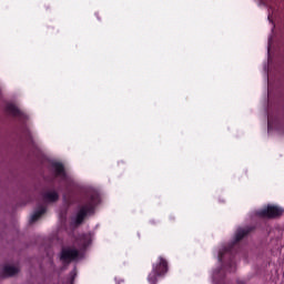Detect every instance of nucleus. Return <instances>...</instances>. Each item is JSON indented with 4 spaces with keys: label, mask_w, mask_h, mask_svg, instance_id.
I'll use <instances>...</instances> for the list:
<instances>
[{
    "label": "nucleus",
    "mask_w": 284,
    "mask_h": 284,
    "mask_svg": "<svg viewBox=\"0 0 284 284\" xmlns=\"http://www.w3.org/2000/svg\"><path fill=\"white\" fill-rule=\"evenodd\" d=\"M283 130V119L280 115L268 116V134L272 132H281Z\"/></svg>",
    "instance_id": "5"
},
{
    "label": "nucleus",
    "mask_w": 284,
    "mask_h": 284,
    "mask_svg": "<svg viewBox=\"0 0 284 284\" xmlns=\"http://www.w3.org/2000/svg\"><path fill=\"white\" fill-rule=\"evenodd\" d=\"M97 203H99V193L97 191H91L88 195L85 205H83L75 217L72 219V223H74V225H80V223H83V219L94 212V205H97Z\"/></svg>",
    "instance_id": "1"
},
{
    "label": "nucleus",
    "mask_w": 284,
    "mask_h": 284,
    "mask_svg": "<svg viewBox=\"0 0 284 284\" xmlns=\"http://www.w3.org/2000/svg\"><path fill=\"white\" fill-rule=\"evenodd\" d=\"M51 170L58 179H61V181H70V175L65 173V169L60 162L53 161L51 163Z\"/></svg>",
    "instance_id": "6"
},
{
    "label": "nucleus",
    "mask_w": 284,
    "mask_h": 284,
    "mask_svg": "<svg viewBox=\"0 0 284 284\" xmlns=\"http://www.w3.org/2000/svg\"><path fill=\"white\" fill-rule=\"evenodd\" d=\"M45 214V207L43 205L39 206L38 210L31 215L30 223H34L36 221H39L41 216Z\"/></svg>",
    "instance_id": "11"
},
{
    "label": "nucleus",
    "mask_w": 284,
    "mask_h": 284,
    "mask_svg": "<svg viewBox=\"0 0 284 284\" xmlns=\"http://www.w3.org/2000/svg\"><path fill=\"white\" fill-rule=\"evenodd\" d=\"M80 258H83V254L79 253L74 247H63L60 261L62 263H71V261H80Z\"/></svg>",
    "instance_id": "3"
},
{
    "label": "nucleus",
    "mask_w": 284,
    "mask_h": 284,
    "mask_svg": "<svg viewBox=\"0 0 284 284\" xmlns=\"http://www.w3.org/2000/svg\"><path fill=\"white\" fill-rule=\"evenodd\" d=\"M270 0H256L257 6H267Z\"/></svg>",
    "instance_id": "15"
},
{
    "label": "nucleus",
    "mask_w": 284,
    "mask_h": 284,
    "mask_svg": "<svg viewBox=\"0 0 284 284\" xmlns=\"http://www.w3.org/2000/svg\"><path fill=\"white\" fill-rule=\"evenodd\" d=\"M281 19V9L276 4H271L268 9V21L274 26Z\"/></svg>",
    "instance_id": "7"
},
{
    "label": "nucleus",
    "mask_w": 284,
    "mask_h": 284,
    "mask_svg": "<svg viewBox=\"0 0 284 284\" xmlns=\"http://www.w3.org/2000/svg\"><path fill=\"white\" fill-rule=\"evenodd\" d=\"M60 219H63V213L60 214Z\"/></svg>",
    "instance_id": "18"
},
{
    "label": "nucleus",
    "mask_w": 284,
    "mask_h": 284,
    "mask_svg": "<svg viewBox=\"0 0 284 284\" xmlns=\"http://www.w3.org/2000/svg\"><path fill=\"white\" fill-rule=\"evenodd\" d=\"M58 200H59V194L53 190L45 191L42 194L43 203H54V201H58Z\"/></svg>",
    "instance_id": "8"
},
{
    "label": "nucleus",
    "mask_w": 284,
    "mask_h": 284,
    "mask_svg": "<svg viewBox=\"0 0 284 284\" xmlns=\"http://www.w3.org/2000/svg\"><path fill=\"white\" fill-rule=\"evenodd\" d=\"M90 243H92V234L82 235L77 240V245H79L82 250H85Z\"/></svg>",
    "instance_id": "9"
},
{
    "label": "nucleus",
    "mask_w": 284,
    "mask_h": 284,
    "mask_svg": "<svg viewBox=\"0 0 284 284\" xmlns=\"http://www.w3.org/2000/svg\"><path fill=\"white\" fill-rule=\"evenodd\" d=\"M256 214L261 219H276V216H281V214H283V210L276 205H267L257 211Z\"/></svg>",
    "instance_id": "4"
},
{
    "label": "nucleus",
    "mask_w": 284,
    "mask_h": 284,
    "mask_svg": "<svg viewBox=\"0 0 284 284\" xmlns=\"http://www.w3.org/2000/svg\"><path fill=\"white\" fill-rule=\"evenodd\" d=\"M213 276H214V278H216V273H214V275H213Z\"/></svg>",
    "instance_id": "19"
},
{
    "label": "nucleus",
    "mask_w": 284,
    "mask_h": 284,
    "mask_svg": "<svg viewBox=\"0 0 284 284\" xmlns=\"http://www.w3.org/2000/svg\"><path fill=\"white\" fill-rule=\"evenodd\" d=\"M7 112L9 114H12V116H21V114H23V113H21V110H19V108H17V105H14V104H8Z\"/></svg>",
    "instance_id": "12"
},
{
    "label": "nucleus",
    "mask_w": 284,
    "mask_h": 284,
    "mask_svg": "<svg viewBox=\"0 0 284 284\" xmlns=\"http://www.w3.org/2000/svg\"><path fill=\"white\" fill-rule=\"evenodd\" d=\"M3 276H14V274H19V266L7 264L2 268Z\"/></svg>",
    "instance_id": "10"
},
{
    "label": "nucleus",
    "mask_w": 284,
    "mask_h": 284,
    "mask_svg": "<svg viewBox=\"0 0 284 284\" xmlns=\"http://www.w3.org/2000/svg\"><path fill=\"white\" fill-rule=\"evenodd\" d=\"M250 233V229L245 227V229H239L235 233V241L239 242L241 241V239H243V236H245L246 234Z\"/></svg>",
    "instance_id": "13"
},
{
    "label": "nucleus",
    "mask_w": 284,
    "mask_h": 284,
    "mask_svg": "<svg viewBox=\"0 0 284 284\" xmlns=\"http://www.w3.org/2000/svg\"><path fill=\"white\" fill-rule=\"evenodd\" d=\"M270 48H272V38L268 39V52H270Z\"/></svg>",
    "instance_id": "17"
},
{
    "label": "nucleus",
    "mask_w": 284,
    "mask_h": 284,
    "mask_svg": "<svg viewBox=\"0 0 284 284\" xmlns=\"http://www.w3.org/2000/svg\"><path fill=\"white\" fill-rule=\"evenodd\" d=\"M226 248H222L219 253V261H223V254H225Z\"/></svg>",
    "instance_id": "16"
},
{
    "label": "nucleus",
    "mask_w": 284,
    "mask_h": 284,
    "mask_svg": "<svg viewBox=\"0 0 284 284\" xmlns=\"http://www.w3.org/2000/svg\"><path fill=\"white\" fill-rule=\"evenodd\" d=\"M168 273V261L163 257H159V264H153V270L148 276V281L150 284H155L159 276H163V274Z\"/></svg>",
    "instance_id": "2"
},
{
    "label": "nucleus",
    "mask_w": 284,
    "mask_h": 284,
    "mask_svg": "<svg viewBox=\"0 0 284 284\" xmlns=\"http://www.w3.org/2000/svg\"><path fill=\"white\" fill-rule=\"evenodd\" d=\"M77 276V271L73 270L70 274V280H69V284H72V282L74 281V277Z\"/></svg>",
    "instance_id": "14"
}]
</instances>
